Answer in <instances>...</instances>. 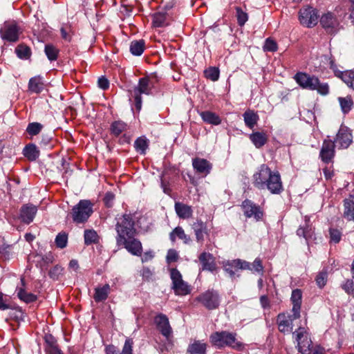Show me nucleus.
<instances>
[{"mask_svg":"<svg viewBox=\"0 0 354 354\" xmlns=\"http://www.w3.org/2000/svg\"><path fill=\"white\" fill-rule=\"evenodd\" d=\"M253 184L259 189H268L272 194H280L283 191L281 175L272 171L266 164L261 165L253 175Z\"/></svg>","mask_w":354,"mask_h":354,"instance_id":"1","label":"nucleus"},{"mask_svg":"<svg viewBox=\"0 0 354 354\" xmlns=\"http://www.w3.org/2000/svg\"><path fill=\"white\" fill-rule=\"evenodd\" d=\"M209 341L218 348L228 346L241 351L245 348V345L236 339V334L228 331L213 333L209 337Z\"/></svg>","mask_w":354,"mask_h":354,"instance_id":"2","label":"nucleus"},{"mask_svg":"<svg viewBox=\"0 0 354 354\" xmlns=\"http://www.w3.org/2000/svg\"><path fill=\"white\" fill-rule=\"evenodd\" d=\"M296 82L304 89L317 91L319 94L326 95L329 93L327 83L320 82L318 77L306 73L299 72L294 77Z\"/></svg>","mask_w":354,"mask_h":354,"instance_id":"3","label":"nucleus"},{"mask_svg":"<svg viewBox=\"0 0 354 354\" xmlns=\"http://www.w3.org/2000/svg\"><path fill=\"white\" fill-rule=\"evenodd\" d=\"M115 230L117 232L116 241L135 236L136 230L133 216L125 214L116 218Z\"/></svg>","mask_w":354,"mask_h":354,"instance_id":"4","label":"nucleus"},{"mask_svg":"<svg viewBox=\"0 0 354 354\" xmlns=\"http://www.w3.org/2000/svg\"><path fill=\"white\" fill-rule=\"evenodd\" d=\"M153 87V82L148 77H142L138 84L131 91V95L134 99L136 109L139 111L142 107V94L151 95Z\"/></svg>","mask_w":354,"mask_h":354,"instance_id":"5","label":"nucleus"},{"mask_svg":"<svg viewBox=\"0 0 354 354\" xmlns=\"http://www.w3.org/2000/svg\"><path fill=\"white\" fill-rule=\"evenodd\" d=\"M93 212L92 204L89 201L81 200L72 209V218L76 223L86 222Z\"/></svg>","mask_w":354,"mask_h":354,"instance_id":"6","label":"nucleus"},{"mask_svg":"<svg viewBox=\"0 0 354 354\" xmlns=\"http://www.w3.org/2000/svg\"><path fill=\"white\" fill-rule=\"evenodd\" d=\"M170 277L172 281V289L176 295L183 296L190 293L192 290L190 286L183 281L182 274L177 269H171Z\"/></svg>","mask_w":354,"mask_h":354,"instance_id":"7","label":"nucleus"},{"mask_svg":"<svg viewBox=\"0 0 354 354\" xmlns=\"http://www.w3.org/2000/svg\"><path fill=\"white\" fill-rule=\"evenodd\" d=\"M297 348L302 354H308L311 351L312 341L307 330L303 327L299 328L292 333Z\"/></svg>","mask_w":354,"mask_h":354,"instance_id":"8","label":"nucleus"},{"mask_svg":"<svg viewBox=\"0 0 354 354\" xmlns=\"http://www.w3.org/2000/svg\"><path fill=\"white\" fill-rule=\"evenodd\" d=\"M318 11L313 7H305L299 11V20L300 24L307 28L316 26L318 23Z\"/></svg>","mask_w":354,"mask_h":354,"instance_id":"9","label":"nucleus"},{"mask_svg":"<svg viewBox=\"0 0 354 354\" xmlns=\"http://www.w3.org/2000/svg\"><path fill=\"white\" fill-rule=\"evenodd\" d=\"M20 29L15 21L5 22L0 29L2 39L10 42H16L19 39Z\"/></svg>","mask_w":354,"mask_h":354,"instance_id":"10","label":"nucleus"},{"mask_svg":"<svg viewBox=\"0 0 354 354\" xmlns=\"http://www.w3.org/2000/svg\"><path fill=\"white\" fill-rule=\"evenodd\" d=\"M117 244L123 245L127 250L136 256H141L142 246L141 242L135 238V236H130L128 239L124 238L122 240H118Z\"/></svg>","mask_w":354,"mask_h":354,"instance_id":"11","label":"nucleus"},{"mask_svg":"<svg viewBox=\"0 0 354 354\" xmlns=\"http://www.w3.org/2000/svg\"><path fill=\"white\" fill-rule=\"evenodd\" d=\"M196 299L209 310L215 309L219 305L218 295L214 290H207L197 297Z\"/></svg>","mask_w":354,"mask_h":354,"instance_id":"12","label":"nucleus"},{"mask_svg":"<svg viewBox=\"0 0 354 354\" xmlns=\"http://www.w3.org/2000/svg\"><path fill=\"white\" fill-rule=\"evenodd\" d=\"M223 266L224 270L230 275V277L231 278H234L236 272L239 270L250 268V263L240 259H236L232 261H224L223 263Z\"/></svg>","mask_w":354,"mask_h":354,"instance_id":"13","label":"nucleus"},{"mask_svg":"<svg viewBox=\"0 0 354 354\" xmlns=\"http://www.w3.org/2000/svg\"><path fill=\"white\" fill-rule=\"evenodd\" d=\"M299 317H295V313H292V315L279 314L277 319L279 330L283 333H290L293 329V321Z\"/></svg>","mask_w":354,"mask_h":354,"instance_id":"14","label":"nucleus"},{"mask_svg":"<svg viewBox=\"0 0 354 354\" xmlns=\"http://www.w3.org/2000/svg\"><path fill=\"white\" fill-rule=\"evenodd\" d=\"M241 207L247 218H254L256 221H259L263 217L260 207L248 199L243 201Z\"/></svg>","mask_w":354,"mask_h":354,"instance_id":"15","label":"nucleus"},{"mask_svg":"<svg viewBox=\"0 0 354 354\" xmlns=\"http://www.w3.org/2000/svg\"><path fill=\"white\" fill-rule=\"evenodd\" d=\"M352 134L350 130L344 126H341L335 140V145L340 149H346L352 143Z\"/></svg>","mask_w":354,"mask_h":354,"instance_id":"16","label":"nucleus"},{"mask_svg":"<svg viewBox=\"0 0 354 354\" xmlns=\"http://www.w3.org/2000/svg\"><path fill=\"white\" fill-rule=\"evenodd\" d=\"M154 322L160 333L167 339H169L172 334V328L167 317L164 314L160 313L155 317Z\"/></svg>","mask_w":354,"mask_h":354,"instance_id":"17","label":"nucleus"},{"mask_svg":"<svg viewBox=\"0 0 354 354\" xmlns=\"http://www.w3.org/2000/svg\"><path fill=\"white\" fill-rule=\"evenodd\" d=\"M320 24L329 33H334L339 26V22L335 16L329 12L321 17Z\"/></svg>","mask_w":354,"mask_h":354,"instance_id":"18","label":"nucleus"},{"mask_svg":"<svg viewBox=\"0 0 354 354\" xmlns=\"http://www.w3.org/2000/svg\"><path fill=\"white\" fill-rule=\"evenodd\" d=\"M335 144L330 140H324L321 151L320 157L326 163L330 162L335 156Z\"/></svg>","mask_w":354,"mask_h":354,"instance_id":"19","label":"nucleus"},{"mask_svg":"<svg viewBox=\"0 0 354 354\" xmlns=\"http://www.w3.org/2000/svg\"><path fill=\"white\" fill-rule=\"evenodd\" d=\"M37 212V207L32 204H25L20 209V218L22 222L29 224L30 223Z\"/></svg>","mask_w":354,"mask_h":354,"instance_id":"20","label":"nucleus"},{"mask_svg":"<svg viewBox=\"0 0 354 354\" xmlns=\"http://www.w3.org/2000/svg\"><path fill=\"white\" fill-rule=\"evenodd\" d=\"M192 166L195 171L204 176L208 175L212 169V165L207 160L201 158H195L192 160Z\"/></svg>","mask_w":354,"mask_h":354,"instance_id":"21","label":"nucleus"},{"mask_svg":"<svg viewBox=\"0 0 354 354\" xmlns=\"http://www.w3.org/2000/svg\"><path fill=\"white\" fill-rule=\"evenodd\" d=\"M203 270L214 271L216 269V263L214 256L208 252H202L199 257Z\"/></svg>","mask_w":354,"mask_h":354,"instance_id":"22","label":"nucleus"},{"mask_svg":"<svg viewBox=\"0 0 354 354\" xmlns=\"http://www.w3.org/2000/svg\"><path fill=\"white\" fill-rule=\"evenodd\" d=\"M197 242L202 243L204 241V235L208 234V230L205 223L197 220L192 225Z\"/></svg>","mask_w":354,"mask_h":354,"instance_id":"23","label":"nucleus"},{"mask_svg":"<svg viewBox=\"0 0 354 354\" xmlns=\"http://www.w3.org/2000/svg\"><path fill=\"white\" fill-rule=\"evenodd\" d=\"M291 301L292 304V313H295V317H300V310L302 299V292L299 289H295L291 294Z\"/></svg>","mask_w":354,"mask_h":354,"instance_id":"24","label":"nucleus"},{"mask_svg":"<svg viewBox=\"0 0 354 354\" xmlns=\"http://www.w3.org/2000/svg\"><path fill=\"white\" fill-rule=\"evenodd\" d=\"M174 208L176 214L180 218L186 219L192 216L193 211L191 206L180 202H176Z\"/></svg>","mask_w":354,"mask_h":354,"instance_id":"25","label":"nucleus"},{"mask_svg":"<svg viewBox=\"0 0 354 354\" xmlns=\"http://www.w3.org/2000/svg\"><path fill=\"white\" fill-rule=\"evenodd\" d=\"M21 287L17 288V296L23 301L26 303H31L37 299V296L32 293L28 292L25 290V281L22 277L21 278Z\"/></svg>","mask_w":354,"mask_h":354,"instance_id":"26","label":"nucleus"},{"mask_svg":"<svg viewBox=\"0 0 354 354\" xmlns=\"http://www.w3.org/2000/svg\"><path fill=\"white\" fill-rule=\"evenodd\" d=\"M153 26L163 27L169 24L170 18L165 12H158L153 15Z\"/></svg>","mask_w":354,"mask_h":354,"instance_id":"27","label":"nucleus"},{"mask_svg":"<svg viewBox=\"0 0 354 354\" xmlns=\"http://www.w3.org/2000/svg\"><path fill=\"white\" fill-rule=\"evenodd\" d=\"M110 292L111 286L108 283L102 287H97L95 289L93 299L96 302L104 301L108 298Z\"/></svg>","mask_w":354,"mask_h":354,"instance_id":"28","label":"nucleus"},{"mask_svg":"<svg viewBox=\"0 0 354 354\" xmlns=\"http://www.w3.org/2000/svg\"><path fill=\"white\" fill-rule=\"evenodd\" d=\"M344 217L348 221H354V196L344 200Z\"/></svg>","mask_w":354,"mask_h":354,"instance_id":"29","label":"nucleus"},{"mask_svg":"<svg viewBox=\"0 0 354 354\" xmlns=\"http://www.w3.org/2000/svg\"><path fill=\"white\" fill-rule=\"evenodd\" d=\"M44 88V84L40 76H35L30 79L28 90L30 93H40Z\"/></svg>","mask_w":354,"mask_h":354,"instance_id":"30","label":"nucleus"},{"mask_svg":"<svg viewBox=\"0 0 354 354\" xmlns=\"http://www.w3.org/2000/svg\"><path fill=\"white\" fill-rule=\"evenodd\" d=\"M199 115H201L203 120L207 124L218 125L221 122L220 117L217 114L212 111H201L199 113Z\"/></svg>","mask_w":354,"mask_h":354,"instance_id":"31","label":"nucleus"},{"mask_svg":"<svg viewBox=\"0 0 354 354\" xmlns=\"http://www.w3.org/2000/svg\"><path fill=\"white\" fill-rule=\"evenodd\" d=\"M313 232L312 227L309 224V219L305 217V223L304 225L300 226L297 230V234L299 236L304 237L306 241L312 237Z\"/></svg>","mask_w":354,"mask_h":354,"instance_id":"32","label":"nucleus"},{"mask_svg":"<svg viewBox=\"0 0 354 354\" xmlns=\"http://www.w3.org/2000/svg\"><path fill=\"white\" fill-rule=\"evenodd\" d=\"M183 241L186 244L189 243L191 241L190 237L185 233L184 230L181 227H176L169 234V239L172 242L176 241V238Z\"/></svg>","mask_w":354,"mask_h":354,"instance_id":"33","label":"nucleus"},{"mask_svg":"<svg viewBox=\"0 0 354 354\" xmlns=\"http://www.w3.org/2000/svg\"><path fill=\"white\" fill-rule=\"evenodd\" d=\"M206 348V344L195 340L188 346L187 353L189 354H205Z\"/></svg>","mask_w":354,"mask_h":354,"instance_id":"34","label":"nucleus"},{"mask_svg":"<svg viewBox=\"0 0 354 354\" xmlns=\"http://www.w3.org/2000/svg\"><path fill=\"white\" fill-rule=\"evenodd\" d=\"M128 128L127 123L117 120L112 122L110 127V131L112 135L114 136H119L123 132L126 131Z\"/></svg>","mask_w":354,"mask_h":354,"instance_id":"35","label":"nucleus"},{"mask_svg":"<svg viewBox=\"0 0 354 354\" xmlns=\"http://www.w3.org/2000/svg\"><path fill=\"white\" fill-rule=\"evenodd\" d=\"M250 139L257 148H260L266 143L268 138L264 133L255 132L250 134Z\"/></svg>","mask_w":354,"mask_h":354,"instance_id":"36","label":"nucleus"},{"mask_svg":"<svg viewBox=\"0 0 354 354\" xmlns=\"http://www.w3.org/2000/svg\"><path fill=\"white\" fill-rule=\"evenodd\" d=\"M23 153L29 160H35L39 156V151L33 144L26 145L23 151Z\"/></svg>","mask_w":354,"mask_h":354,"instance_id":"37","label":"nucleus"},{"mask_svg":"<svg viewBox=\"0 0 354 354\" xmlns=\"http://www.w3.org/2000/svg\"><path fill=\"white\" fill-rule=\"evenodd\" d=\"M145 48V42L144 40H134L131 42L130 52L136 56H140L142 54Z\"/></svg>","mask_w":354,"mask_h":354,"instance_id":"38","label":"nucleus"},{"mask_svg":"<svg viewBox=\"0 0 354 354\" xmlns=\"http://www.w3.org/2000/svg\"><path fill=\"white\" fill-rule=\"evenodd\" d=\"M243 116L245 125L250 129L254 127L259 120L258 115L251 110L246 111Z\"/></svg>","mask_w":354,"mask_h":354,"instance_id":"39","label":"nucleus"},{"mask_svg":"<svg viewBox=\"0 0 354 354\" xmlns=\"http://www.w3.org/2000/svg\"><path fill=\"white\" fill-rule=\"evenodd\" d=\"M84 243L89 245L93 243H97L100 237L94 230H86L84 234Z\"/></svg>","mask_w":354,"mask_h":354,"instance_id":"40","label":"nucleus"},{"mask_svg":"<svg viewBox=\"0 0 354 354\" xmlns=\"http://www.w3.org/2000/svg\"><path fill=\"white\" fill-rule=\"evenodd\" d=\"M338 101L340 104L342 112L346 114L348 113L353 106V102L351 96H346L345 97H338Z\"/></svg>","mask_w":354,"mask_h":354,"instance_id":"41","label":"nucleus"},{"mask_svg":"<svg viewBox=\"0 0 354 354\" xmlns=\"http://www.w3.org/2000/svg\"><path fill=\"white\" fill-rule=\"evenodd\" d=\"M340 77L348 87L354 89V71L342 72Z\"/></svg>","mask_w":354,"mask_h":354,"instance_id":"42","label":"nucleus"},{"mask_svg":"<svg viewBox=\"0 0 354 354\" xmlns=\"http://www.w3.org/2000/svg\"><path fill=\"white\" fill-rule=\"evenodd\" d=\"M134 147L137 152L145 154L148 147L147 140L145 138L140 137L134 142Z\"/></svg>","mask_w":354,"mask_h":354,"instance_id":"43","label":"nucleus"},{"mask_svg":"<svg viewBox=\"0 0 354 354\" xmlns=\"http://www.w3.org/2000/svg\"><path fill=\"white\" fill-rule=\"evenodd\" d=\"M246 270L263 275V266L261 259L259 258H256L252 263H250V268H247Z\"/></svg>","mask_w":354,"mask_h":354,"instance_id":"44","label":"nucleus"},{"mask_svg":"<svg viewBox=\"0 0 354 354\" xmlns=\"http://www.w3.org/2000/svg\"><path fill=\"white\" fill-rule=\"evenodd\" d=\"M44 51L49 60L54 61L57 59L58 50L54 46L51 44L46 45Z\"/></svg>","mask_w":354,"mask_h":354,"instance_id":"45","label":"nucleus"},{"mask_svg":"<svg viewBox=\"0 0 354 354\" xmlns=\"http://www.w3.org/2000/svg\"><path fill=\"white\" fill-rule=\"evenodd\" d=\"M15 52L21 59H26L30 56V49L26 46H18L15 49Z\"/></svg>","mask_w":354,"mask_h":354,"instance_id":"46","label":"nucleus"},{"mask_svg":"<svg viewBox=\"0 0 354 354\" xmlns=\"http://www.w3.org/2000/svg\"><path fill=\"white\" fill-rule=\"evenodd\" d=\"M43 126L39 122L30 123L27 128L26 131L30 136H36L41 131Z\"/></svg>","mask_w":354,"mask_h":354,"instance_id":"47","label":"nucleus"},{"mask_svg":"<svg viewBox=\"0 0 354 354\" xmlns=\"http://www.w3.org/2000/svg\"><path fill=\"white\" fill-rule=\"evenodd\" d=\"M68 243V235L65 232L59 233L55 238V244L59 248L66 247Z\"/></svg>","mask_w":354,"mask_h":354,"instance_id":"48","label":"nucleus"},{"mask_svg":"<svg viewBox=\"0 0 354 354\" xmlns=\"http://www.w3.org/2000/svg\"><path fill=\"white\" fill-rule=\"evenodd\" d=\"M237 23L240 26H243L248 20V14L244 12L241 8H236Z\"/></svg>","mask_w":354,"mask_h":354,"instance_id":"49","label":"nucleus"},{"mask_svg":"<svg viewBox=\"0 0 354 354\" xmlns=\"http://www.w3.org/2000/svg\"><path fill=\"white\" fill-rule=\"evenodd\" d=\"M327 279H328L327 271L324 270H322L321 272H319L317 274V275L315 278L317 285L319 288H323L327 282Z\"/></svg>","mask_w":354,"mask_h":354,"instance_id":"50","label":"nucleus"},{"mask_svg":"<svg viewBox=\"0 0 354 354\" xmlns=\"http://www.w3.org/2000/svg\"><path fill=\"white\" fill-rule=\"evenodd\" d=\"M205 75L207 78L216 81L219 77V71L216 67H210L205 71Z\"/></svg>","mask_w":354,"mask_h":354,"instance_id":"51","label":"nucleus"},{"mask_svg":"<svg viewBox=\"0 0 354 354\" xmlns=\"http://www.w3.org/2000/svg\"><path fill=\"white\" fill-rule=\"evenodd\" d=\"M63 268L59 265H56L48 272L49 277L53 280H57L62 274Z\"/></svg>","mask_w":354,"mask_h":354,"instance_id":"52","label":"nucleus"},{"mask_svg":"<svg viewBox=\"0 0 354 354\" xmlns=\"http://www.w3.org/2000/svg\"><path fill=\"white\" fill-rule=\"evenodd\" d=\"M263 50L264 51L274 52L277 50V44L274 40L268 38L265 41Z\"/></svg>","mask_w":354,"mask_h":354,"instance_id":"53","label":"nucleus"},{"mask_svg":"<svg viewBox=\"0 0 354 354\" xmlns=\"http://www.w3.org/2000/svg\"><path fill=\"white\" fill-rule=\"evenodd\" d=\"M342 233L336 229L330 230V241L337 243L341 240Z\"/></svg>","mask_w":354,"mask_h":354,"instance_id":"54","label":"nucleus"},{"mask_svg":"<svg viewBox=\"0 0 354 354\" xmlns=\"http://www.w3.org/2000/svg\"><path fill=\"white\" fill-rule=\"evenodd\" d=\"M10 308H11V306L8 303V300L6 299L5 295L0 292V310H6Z\"/></svg>","mask_w":354,"mask_h":354,"instance_id":"55","label":"nucleus"},{"mask_svg":"<svg viewBox=\"0 0 354 354\" xmlns=\"http://www.w3.org/2000/svg\"><path fill=\"white\" fill-rule=\"evenodd\" d=\"M142 278L147 281L152 280L153 272L147 267H144L142 273Z\"/></svg>","mask_w":354,"mask_h":354,"instance_id":"56","label":"nucleus"},{"mask_svg":"<svg viewBox=\"0 0 354 354\" xmlns=\"http://www.w3.org/2000/svg\"><path fill=\"white\" fill-rule=\"evenodd\" d=\"M178 259V252L173 249L169 250L167 254V260L168 262H174L176 261Z\"/></svg>","mask_w":354,"mask_h":354,"instance_id":"57","label":"nucleus"},{"mask_svg":"<svg viewBox=\"0 0 354 354\" xmlns=\"http://www.w3.org/2000/svg\"><path fill=\"white\" fill-rule=\"evenodd\" d=\"M114 200V195L111 192L106 193L104 201L106 207H110L113 205V201Z\"/></svg>","mask_w":354,"mask_h":354,"instance_id":"58","label":"nucleus"},{"mask_svg":"<svg viewBox=\"0 0 354 354\" xmlns=\"http://www.w3.org/2000/svg\"><path fill=\"white\" fill-rule=\"evenodd\" d=\"M97 84L98 86L103 90L107 89L109 86V80L103 76L98 79Z\"/></svg>","mask_w":354,"mask_h":354,"instance_id":"59","label":"nucleus"},{"mask_svg":"<svg viewBox=\"0 0 354 354\" xmlns=\"http://www.w3.org/2000/svg\"><path fill=\"white\" fill-rule=\"evenodd\" d=\"M353 283L351 280H348L346 281L344 284L342 285V288L348 294H350L352 292V294L353 295Z\"/></svg>","mask_w":354,"mask_h":354,"instance_id":"60","label":"nucleus"},{"mask_svg":"<svg viewBox=\"0 0 354 354\" xmlns=\"http://www.w3.org/2000/svg\"><path fill=\"white\" fill-rule=\"evenodd\" d=\"M154 257V254L153 252L148 251L144 253L143 256L142 257V262H147L150 260H151Z\"/></svg>","mask_w":354,"mask_h":354,"instance_id":"61","label":"nucleus"},{"mask_svg":"<svg viewBox=\"0 0 354 354\" xmlns=\"http://www.w3.org/2000/svg\"><path fill=\"white\" fill-rule=\"evenodd\" d=\"M106 354H119L116 348L113 345H109L105 348Z\"/></svg>","mask_w":354,"mask_h":354,"instance_id":"62","label":"nucleus"},{"mask_svg":"<svg viewBox=\"0 0 354 354\" xmlns=\"http://www.w3.org/2000/svg\"><path fill=\"white\" fill-rule=\"evenodd\" d=\"M48 354H63L56 346H51L47 351Z\"/></svg>","mask_w":354,"mask_h":354,"instance_id":"63","label":"nucleus"},{"mask_svg":"<svg viewBox=\"0 0 354 354\" xmlns=\"http://www.w3.org/2000/svg\"><path fill=\"white\" fill-rule=\"evenodd\" d=\"M69 268L75 272H77L79 268V264L77 260L72 259L69 262Z\"/></svg>","mask_w":354,"mask_h":354,"instance_id":"64","label":"nucleus"}]
</instances>
